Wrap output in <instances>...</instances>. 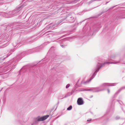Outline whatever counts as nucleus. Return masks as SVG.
I'll return each instance as SVG.
<instances>
[{"mask_svg": "<svg viewBox=\"0 0 125 125\" xmlns=\"http://www.w3.org/2000/svg\"><path fill=\"white\" fill-rule=\"evenodd\" d=\"M120 60L118 61H114L113 62H105L101 64L100 62L97 63L95 68L94 69L93 73L91 74L90 75V79L89 80H87L84 82V83L85 84L88 83L90 82L95 77L96 74L98 72L99 70L102 67L104 66L105 65L109 63L117 64L120 63Z\"/></svg>", "mask_w": 125, "mask_h": 125, "instance_id": "1", "label": "nucleus"}, {"mask_svg": "<svg viewBox=\"0 0 125 125\" xmlns=\"http://www.w3.org/2000/svg\"><path fill=\"white\" fill-rule=\"evenodd\" d=\"M116 83H103L99 87H96L92 88L88 90H85L82 89L81 90V91H91L93 92H98L103 91L104 88L106 86H114L115 85Z\"/></svg>", "mask_w": 125, "mask_h": 125, "instance_id": "2", "label": "nucleus"}, {"mask_svg": "<svg viewBox=\"0 0 125 125\" xmlns=\"http://www.w3.org/2000/svg\"><path fill=\"white\" fill-rule=\"evenodd\" d=\"M22 6H19L17 7L14 10L9 12V14L10 15L11 17L15 16L20 14V11L22 8Z\"/></svg>", "mask_w": 125, "mask_h": 125, "instance_id": "3", "label": "nucleus"}, {"mask_svg": "<svg viewBox=\"0 0 125 125\" xmlns=\"http://www.w3.org/2000/svg\"><path fill=\"white\" fill-rule=\"evenodd\" d=\"M49 115H47L41 117H38L35 119V122H37V121H43L49 117Z\"/></svg>", "mask_w": 125, "mask_h": 125, "instance_id": "4", "label": "nucleus"}, {"mask_svg": "<svg viewBox=\"0 0 125 125\" xmlns=\"http://www.w3.org/2000/svg\"><path fill=\"white\" fill-rule=\"evenodd\" d=\"M77 104L79 105H82L83 104V102L82 98H79L77 100Z\"/></svg>", "mask_w": 125, "mask_h": 125, "instance_id": "5", "label": "nucleus"}, {"mask_svg": "<svg viewBox=\"0 0 125 125\" xmlns=\"http://www.w3.org/2000/svg\"><path fill=\"white\" fill-rule=\"evenodd\" d=\"M117 58V54H114L112 55L109 58V60H113Z\"/></svg>", "mask_w": 125, "mask_h": 125, "instance_id": "6", "label": "nucleus"}, {"mask_svg": "<svg viewBox=\"0 0 125 125\" xmlns=\"http://www.w3.org/2000/svg\"><path fill=\"white\" fill-rule=\"evenodd\" d=\"M61 21L60 22H58L57 23L55 24H54V23H51V24H50V25L51 26H52V27L54 26H57L58 25H59V24H60V23H61Z\"/></svg>", "mask_w": 125, "mask_h": 125, "instance_id": "7", "label": "nucleus"}, {"mask_svg": "<svg viewBox=\"0 0 125 125\" xmlns=\"http://www.w3.org/2000/svg\"><path fill=\"white\" fill-rule=\"evenodd\" d=\"M6 14L4 12H0V15H2L3 17H6Z\"/></svg>", "mask_w": 125, "mask_h": 125, "instance_id": "8", "label": "nucleus"}, {"mask_svg": "<svg viewBox=\"0 0 125 125\" xmlns=\"http://www.w3.org/2000/svg\"><path fill=\"white\" fill-rule=\"evenodd\" d=\"M125 88V87H123L121 88L118 91V92H116L115 94H117L120 91H121L122 89H123Z\"/></svg>", "mask_w": 125, "mask_h": 125, "instance_id": "9", "label": "nucleus"}, {"mask_svg": "<svg viewBox=\"0 0 125 125\" xmlns=\"http://www.w3.org/2000/svg\"><path fill=\"white\" fill-rule=\"evenodd\" d=\"M72 109V105H70L69 107L67 109V110H70Z\"/></svg>", "mask_w": 125, "mask_h": 125, "instance_id": "10", "label": "nucleus"}, {"mask_svg": "<svg viewBox=\"0 0 125 125\" xmlns=\"http://www.w3.org/2000/svg\"><path fill=\"white\" fill-rule=\"evenodd\" d=\"M120 119V117L119 116H116L115 118V119L116 120H118V119Z\"/></svg>", "mask_w": 125, "mask_h": 125, "instance_id": "11", "label": "nucleus"}, {"mask_svg": "<svg viewBox=\"0 0 125 125\" xmlns=\"http://www.w3.org/2000/svg\"><path fill=\"white\" fill-rule=\"evenodd\" d=\"M70 86V84H68L66 86V88L67 89Z\"/></svg>", "mask_w": 125, "mask_h": 125, "instance_id": "12", "label": "nucleus"}, {"mask_svg": "<svg viewBox=\"0 0 125 125\" xmlns=\"http://www.w3.org/2000/svg\"><path fill=\"white\" fill-rule=\"evenodd\" d=\"M92 120V119H89L87 120V122H90Z\"/></svg>", "mask_w": 125, "mask_h": 125, "instance_id": "13", "label": "nucleus"}, {"mask_svg": "<svg viewBox=\"0 0 125 125\" xmlns=\"http://www.w3.org/2000/svg\"><path fill=\"white\" fill-rule=\"evenodd\" d=\"M107 91L108 93H110V90L109 89H107Z\"/></svg>", "mask_w": 125, "mask_h": 125, "instance_id": "14", "label": "nucleus"}, {"mask_svg": "<svg viewBox=\"0 0 125 125\" xmlns=\"http://www.w3.org/2000/svg\"><path fill=\"white\" fill-rule=\"evenodd\" d=\"M61 46L62 48H63L64 47V45H61Z\"/></svg>", "mask_w": 125, "mask_h": 125, "instance_id": "15", "label": "nucleus"}, {"mask_svg": "<svg viewBox=\"0 0 125 125\" xmlns=\"http://www.w3.org/2000/svg\"><path fill=\"white\" fill-rule=\"evenodd\" d=\"M120 18H125V17H120Z\"/></svg>", "mask_w": 125, "mask_h": 125, "instance_id": "16", "label": "nucleus"}, {"mask_svg": "<svg viewBox=\"0 0 125 125\" xmlns=\"http://www.w3.org/2000/svg\"><path fill=\"white\" fill-rule=\"evenodd\" d=\"M93 97V96L91 95L90 96V98H92Z\"/></svg>", "mask_w": 125, "mask_h": 125, "instance_id": "17", "label": "nucleus"}, {"mask_svg": "<svg viewBox=\"0 0 125 125\" xmlns=\"http://www.w3.org/2000/svg\"><path fill=\"white\" fill-rule=\"evenodd\" d=\"M69 22H72H72H73V21H69Z\"/></svg>", "mask_w": 125, "mask_h": 125, "instance_id": "18", "label": "nucleus"}, {"mask_svg": "<svg viewBox=\"0 0 125 125\" xmlns=\"http://www.w3.org/2000/svg\"><path fill=\"white\" fill-rule=\"evenodd\" d=\"M71 18L72 19H73V17H71Z\"/></svg>", "mask_w": 125, "mask_h": 125, "instance_id": "19", "label": "nucleus"}, {"mask_svg": "<svg viewBox=\"0 0 125 125\" xmlns=\"http://www.w3.org/2000/svg\"><path fill=\"white\" fill-rule=\"evenodd\" d=\"M29 0L30 1H32V0Z\"/></svg>", "mask_w": 125, "mask_h": 125, "instance_id": "20", "label": "nucleus"}]
</instances>
